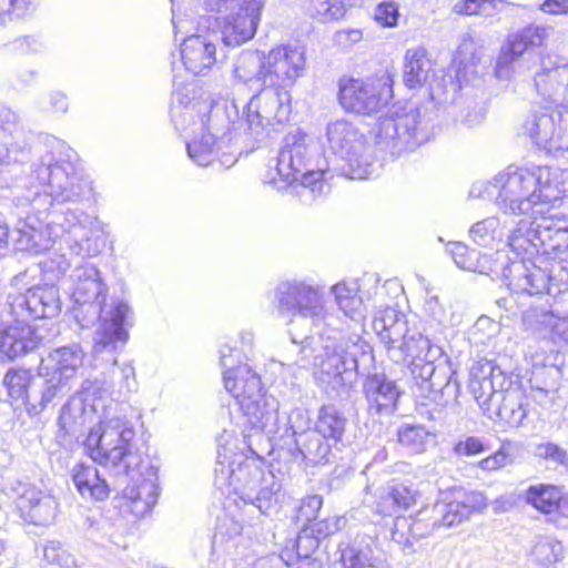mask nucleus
I'll return each instance as SVG.
<instances>
[{"label": "nucleus", "mask_w": 568, "mask_h": 568, "mask_svg": "<svg viewBox=\"0 0 568 568\" xmlns=\"http://www.w3.org/2000/svg\"><path fill=\"white\" fill-rule=\"evenodd\" d=\"M546 548H548V546H547V545H539V546L536 548V550H537V551H540V550H544V549H546Z\"/></svg>", "instance_id": "nucleus-56"}, {"label": "nucleus", "mask_w": 568, "mask_h": 568, "mask_svg": "<svg viewBox=\"0 0 568 568\" xmlns=\"http://www.w3.org/2000/svg\"><path fill=\"white\" fill-rule=\"evenodd\" d=\"M493 506L495 513H503L511 509L515 506V501L510 496H501L494 501Z\"/></svg>", "instance_id": "nucleus-49"}, {"label": "nucleus", "mask_w": 568, "mask_h": 568, "mask_svg": "<svg viewBox=\"0 0 568 568\" xmlns=\"http://www.w3.org/2000/svg\"><path fill=\"white\" fill-rule=\"evenodd\" d=\"M501 457L503 459L508 457V454L505 452V447L501 446L495 454L488 456L483 462H489L490 459H497L498 457Z\"/></svg>", "instance_id": "nucleus-53"}, {"label": "nucleus", "mask_w": 568, "mask_h": 568, "mask_svg": "<svg viewBox=\"0 0 568 568\" xmlns=\"http://www.w3.org/2000/svg\"><path fill=\"white\" fill-rule=\"evenodd\" d=\"M538 8L545 14L566 16L568 14V0H544Z\"/></svg>", "instance_id": "nucleus-45"}, {"label": "nucleus", "mask_w": 568, "mask_h": 568, "mask_svg": "<svg viewBox=\"0 0 568 568\" xmlns=\"http://www.w3.org/2000/svg\"><path fill=\"white\" fill-rule=\"evenodd\" d=\"M528 47L520 32L514 34L507 42L506 47L500 52L499 60L504 64H509L520 58Z\"/></svg>", "instance_id": "nucleus-35"}, {"label": "nucleus", "mask_w": 568, "mask_h": 568, "mask_svg": "<svg viewBox=\"0 0 568 568\" xmlns=\"http://www.w3.org/2000/svg\"><path fill=\"white\" fill-rule=\"evenodd\" d=\"M12 490L16 504L26 519L33 524H45L54 517L55 501L31 484L18 481Z\"/></svg>", "instance_id": "nucleus-8"}, {"label": "nucleus", "mask_w": 568, "mask_h": 568, "mask_svg": "<svg viewBox=\"0 0 568 568\" xmlns=\"http://www.w3.org/2000/svg\"><path fill=\"white\" fill-rule=\"evenodd\" d=\"M30 328L26 325L8 326L1 332L0 347L10 358L28 352L27 335Z\"/></svg>", "instance_id": "nucleus-20"}, {"label": "nucleus", "mask_w": 568, "mask_h": 568, "mask_svg": "<svg viewBox=\"0 0 568 568\" xmlns=\"http://www.w3.org/2000/svg\"><path fill=\"white\" fill-rule=\"evenodd\" d=\"M364 395L369 414L387 416L396 413L400 390L395 382L381 375L368 376L364 384Z\"/></svg>", "instance_id": "nucleus-10"}, {"label": "nucleus", "mask_w": 568, "mask_h": 568, "mask_svg": "<svg viewBox=\"0 0 568 568\" xmlns=\"http://www.w3.org/2000/svg\"><path fill=\"white\" fill-rule=\"evenodd\" d=\"M215 142L213 134H203L187 143L189 155L200 164H207L215 154Z\"/></svg>", "instance_id": "nucleus-27"}, {"label": "nucleus", "mask_w": 568, "mask_h": 568, "mask_svg": "<svg viewBox=\"0 0 568 568\" xmlns=\"http://www.w3.org/2000/svg\"><path fill=\"white\" fill-rule=\"evenodd\" d=\"M29 0H10L12 7H19L21 4L28 3Z\"/></svg>", "instance_id": "nucleus-54"}, {"label": "nucleus", "mask_w": 568, "mask_h": 568, "mask_svg": "<svg viewBox=\"0 0 568 568\" xmlns=\"http://www.w3.org/2000/svg\"><path fill=\"white\" fill-rule=\"evenodd\" d=\"M390 486L399 510L408 509L410 506L415 505L420 497L419 490L413 485L394 483Z\"/></svg>", "instance_id": "nucleus-34"}, {"label": "nucleus", "mask_w": 568, "mask_h": 568, "mask_svg": "<svg viewBox=\"0 0 568 568\" xmlns=\"http://www.w3.org/2000/svg\"><path fill=\"white\" fill-rule=\"evenodd\" d=\"M219 12L231 13L222 24V37L226 45L237 47L251 40L257 30L261 7L252 0H210Z\"/></svg>", "instance_id": "nucleus-6"}, {"label": "nucleus", "mask_w": 568, "mask_h": 568, "mask_svg": "<svg viewBox=\"0 0 568 568\" xmlns=\"http://www.w3.org/2000/svg\"><path fill=\"white\" fill-rule=\"evenodd\" d=\"M394 84L395 75L387 70L367 77L343 74L337 80L336 99L344 112L369 116L392 103Z\"/></svg>", "instance_id": "nucleus-3"}, {"label": "nucleus", "mask_w": 568, "mask_h": 568, "mask_svg": "<svg viewBox=\"0 0 568 568\" xmlns=\"http://www.w3.org/2000/svg\"><path fill=\"white\" fill-rule=\"evenodd\" d=\"M231 457H235V458H236V457H237V454H236V453H233V454L231 455Z\"/></svg>", "instance_id": "nucleus-58"}, {"label": "nucleus", "mask_w": 568, "mask_h": 568, "mask_svg": "<svg viewBox=\"0 0 568 568\" xmlns=\"http://www.w3.org/2000/svg\"><path fill=\"white\" fill-rule=\"evenodd\" d=\"M303 168L304 158L301 145H285L281 149L275 166L278 181L291 185L298 180V175L301 174L300 184L293 186L290 191L292 199L300 196V187L310 189L311 191L318 189L321 191L325 185L324 170L318 169L302 172ZM270 182L276 183L277 179L272 176Z\"/></svg>", "instance_id": "nucleus-7"}, {"label": "nucleus", "mask_w": 568, "mask_h": 568, "mask_svg": "<svg viewBox=\"0 0 568 568\" xmlns=\"http://www.w3.org/2000/svg\"><path fill=\"white\" fill-rule=\"evenodd\" d=\"M181 60L193 75L205 74L216 61V45L206 37L191 34L181 43Z\"/></svg>", "instance_id": "nucleus-11"}, {"label": "nucleus", "mask_w": 568, "mask_h": 568, "mask_svg": "<svg viewBox=\"0 0 568 568\" xmlns=\"http://www.w3.org/2000/svg\"><path fill=\"white\" fill-rule=\"evenodd\" d=\"M307 70L306 50L291 42L277 43L262 52L253 80L258 90L250 100L258 124L273 126L290 120L293 88Z\"/></svg>", "instance_id": "nucleus-1"}, {"label": "nucleus", "mask_w": 568, "mask_h": 568, "mask_svg": "<svg viewBox=\"0 0 568 568\" xmlns=\"http://www.w3.org/2000/svg\"><path fill=\"white\" fill-rule=\"evenodd\" d=\"M559 176L554 174L551 179H548L547 185L545 186V197L547 201H557L561 200L566 196L567 190L559 189Z\"/></svg>", "instance_id": "nucleus-47"}, {"label": "nucleus", "mask_w": 568, "mask_h": 568, "mask_svg": "<svg viewBox=\"0 0 568 568\" xmlns=\"http://www.w3.org/2000/svg\"><path fill=\"white\" fill-rule=\"evenodd\" d=\"M323 499L318 495L308 496L303 499L301 507L298 508V517L311 521L316 518L320 509L322 508Z\"/></svg>", "instance_id": "nucleus-44"}, {"label": "nucleus", "mask_w": 568, "mask_h": 568, "mask_svg": "<svg viewBox=\"0 0 568 568\" xmlns=\"http://www.w3.org/2000/svg\"><path fill=\"white\" fill-rule=\"evenodd\" d=\"M346 526V518L343 516H333L331 518L314 524L312 531L316 538H325L337 532Z\"/></svg>", "instance_id": "nucleus-41"}, {"label": "nucleus", "mask_w": 568, "mask_h": 568, "mask_svg": "<svg viewBox=\"0 0 568 568\" xmlns=\"http://www.w3.org/2000/svg\"><path fill=\"white\" fill-rule=\"evenodd\" d=\"M100 343L103 345L112 344L115 342H125L128 333L123 328V315L116 314L113 320L104 322L99 331Z\"/></svg>", "instance_id": "nucleus-31"}, {"label": "nucleus", "mask_w": 568, "mask_h": 568, "mask_svg": "<svg viewBox=\"0 0 568 568\" xmlns=\"http://www.w3.org/2000/svg\"><path fill=\"white\" fill-rule=\"evenodd\" d=\"M509 287L516 294L537 295L545 291L546 283L540 272L526 270L510 278Z\"/></svg>", "instance_id": "nucleus-23"}, {"label": "nucleus", "mask_w": 568, "mask_h": 568, "mask_svg": "<svg viewBox=\"0 0 568 568\" xmlns=\"http://www.w3.org/2000/svg\"><path fill=\"white\" fill-rule=\"evenodd\" d=\"M434 510L437 513L438 518L434 520L433 528L453 527L468 519L467 511L459 506L456 499L449 503L436 504Z\"/></svg>", "instance_id": "nucleus-26"}, {"label": "nucleus", "mask_w": 568, "mask_h": 568, "mask_svg": "<svg viewBox=\"0 0 568 568\" xmlns=\"http://www.w3.org/2000/svg\"><path fill=\"white\" fill-rule=\"evenodd\" d=\"M557 511L568 518V495L561 493Z\"/></svg>", "instance_id": "nucleus-50"}, {"label": "nucleus", "mask_w": 568, "mask_h": 568, "mask_svg": "<svg viewBox=\"0 0 568 568\" xmlns=\"http://www.w3.org/2000/svg\"><path fill=\"white\" fill-rule=\"evenodd\" d=\"M463 42H464V43L469 42L470 44H473V43H474V40H473V38H471V37H467V38H465V39L463 40Z\"/></svg>", "instance_id": "nucleus-55"}, {"label": "nucleus", "mask_w": 568, "mask_h": 568, "mask_svg": "<svg viewBox=\"0 0 568 568\" xmlns=\"http://www.w3.org/2000/svg\"><path fill=\"white\" fill-rule=\"evenodd\" d=\"M8 229L6 225L0 223V247L7 245L8 243Z\"/></svg>", "instance_id": "nucleus-52"}, {"label": "nucleus", "mask_w": 568, "mask_h": 568, "mask_svg": "<svg viewBox=\"0 0 568 568\" xmlns=\"http://www.w3.org/2000/svg\"><path fill=\"white\" fill-rule=\"evenodd\" d=\"M347 419L333 405H323L318 410L315 432L334 444L342 442Z\"/></svg>", "instance_id": "nucleus-15"}, {"label": "nucleus", "mask_w": 568, "mask_h": 568, "mask_svg": "<svg viewBox=\"0 0 568 568\" xmlns=\"http://www.w3.org/2000/svg\"><path fill=\"white\" fill-rule=\"evenodd\" d=\"M504 0H459L453 11L458 17L490 18L499 11Z\"/></svg>", "instance_id": "nucleus-21"}, {"label": "nucleus", "mask_w": 568, "mask_h": 568, "mask_svg": "<svg viewBox=\"0 0 568 568\" xmlns=\"http://www.w3.org/2000/svg\"><path fill=\"white\" fill-rule=\"evenodd\" d=\"M561 490L552 485H535L530 486L526 494L525 500L537 510L551 514L557 511Z\"/></svg>", "instance_id": "nucleus-18"}, {"label": "nucleus", "mask_w": 568, "mask_h": 568, "mask_svg": "<svg viewBox=\"0 0 568 568\" xmlns=\"http://www.w3.org/2000/svg\"><path fill=\"white\" fill-rule=\"evenodd\" d=\"M550 31L551 28L548 26L529 24L519 32L521 33L528 49H530L546 45Z\"/></svg>", "instance_id": "nucleus-36"}, {"label": "nucleus", "mask_w": 568, "mask_h": 568, "mask_svg": "<svg viewBox=\"0 0 568 568\" xmlns=\"http://www.w3.org/2000/svg\"><path fill=\"white\" fill-rule=\"evenodd\" d=\"M373 509L375 513L384 516H393L399 511V507L395 500L390 485L379 491Z\"/></svg>", "instance_id": "nucleus-38"}, {"label": "nucleus", "mask_w": 568, "mask_h": 568, "mask_svg": "<svg viewBox=\"0 0 568 568\" xmlns=\"http://www.w3.org/2000/svg\"><path fill=\"white\" fill-rule=\"evenodd\" d=\"M73 481L84 498L104 500L109 497L110 488L94 464H78L73 469Z\"/></svg>", "instance_id": "nucleus-14"}, {"label": "nucleus", "mask_w": 568, "mask_h": 568, "mask_svg": "<svg viewBox=\"0 0 568 568\" xmlns=\"http://www.w3.org/2000/svg\"><path fill=\"white\" fill-rule=\"evenodd\" d=\"M318 290L305 283H290L278 292V312L290 316H310L320 306Z\"/></svg>", "instance_id": "nucleus-9"}, {"label": "nucleus", "mask_w": 568, "mask_h": 568, "mask_svg": "<svg viewBox=\"0 0 568 568\" xmlns=\"http://www.w3.org/2000/svg\"><path fill=\"white\" fill-rule=\"evenodd\" d=\"M399 19V6L393 0H385L376 6L374 20L384 28H394Z\"/></svg>", "instance_id": "nucleus-32"}, {"label": "nucleus", "mask_w": 568, "mask_h": 568, "mask_svg": "<svg viewBox=\"0 0 568 568\" xmlns=\"http://www.w3.org/2000/svg\"><path fill=\"white\" fill-rule=\"evenodd\" d=\"M548 320L544 322L545 328L548 329V337L554 344L568 345V325L566 322L550 312L544 313Z\"/></svg>", "instance_id": "nucleus-33"}, {"label": "nucleus", "mask_w": 568, "mask_h": 568, "mask_svg": "<svg viewBox=\"0 0 568 568\" xmlns=\"http://www.w3.org/2000/svg\"><path fill=\"white\" fill-rule=\"evenodd\" d=\"M212 105L207 101H191L186 103L178 114L174 115V122L176 128L186 129L187 125L184 123V120H189L190 124H196L197 122L201 125H206L210 120V110Z\"/></svg>", "instance_id": "nucleus-22"}, {"label": "nucleus", "mask_w": 568, "mask_h": 568, "mask_svg": "<svg viewBox=\"0 0 568 568\" xmlns=\"http://www.w3.org/2000/svg\"><path fill=\"white\" fill-rule=\"evenodd\" d=\"M495 367L490 361H476L469 372L468 388L476 400L488 399L496 390L493 378Z\"/></svg>", "instance_id": "nucleus-16"}, {"label": "nucleus", "mask_w": 568, "mask_h": 568, "mask_svg": "<svg viewBox=\"0 0 568 568\" xmlns=\"http://www.w3.org/2000/svg\"><path fill=\"white\" fill-rule=\"evenodd\" d=\"M418 521H412L408 517H396L392 528V539L404 548L412 547L414 541L430 534V530L420 532L417 530Z\"/></svg>", "instance_id": "nucleus-24"}, {"label": "nucleus", "mask_w": 568, "mask_h": 568, "mask_svg": "<svg viewBox=\"0 0 568 568\" xmlns=\"http://www.w3.org/2000/svg\"><path fill=\"white\" fill-rule=\"evenodd\" d=\"M251 454L254 455L253 452H251ZM243 456H244L245 459H252L253 458V456H248V455H243Z\"/></svg>", "instance_id": "nucleus-57"}, {"label": "nucleus", "mask_w": 568, "mask_h": 568, "mask_svg": "<svg viewBox=\"0 0 568 568\" xmlns=\"http://www.w3.org/2000/svg\"><path fill=\"white\" fill-rule=\"evenodd\" d=\"M221 439L224 440L223 446H237L241 443L236 436L232 435L222 436Z\"/></svg>", "instance_id": "nucleus-51"}, {"label": "nucleus", "mask_w": 568, "mask_h": 568, "mask_svg": "<svg viewBox=\"0 0 568 568\" xmlns=\"http://www.w3.org/2000/svg\"><path fill=\"white\" fill-rule=\"evenodd\" d=\"M398 443L414 453L426 449L427 433L423 427L405 425L397 432Z\"/></svg>", "instance_id": "nucleus-28"}, {"label": "nucleus", "mask_w": 568, "mask_h": 568, "mask_svg": "<svg viewBox=\"0 0 568 568\" xmlns=\"http://www.w3.org/2000/svg\"><path fill=\"white\" fill-rule=\"evenodd\" d=\"M2 549H3V545L0 542V550H2Z\"/></svg>", "instance_id": "nucleus-59"}, {"label": "nucleus", "mask_w": 568, "mask_h": 568, "mask_svg": "<svg viewBox=\"0 0 568 568\" xmlns=\"http://www.w3.org/2000/svg\"><path fill=\"white\" fill-rule=\"evenodd\" d=\"M333 292L341 310L347 316H354L362 304V298L345 283L335 284Z\"/></svg>", "instance_id": "nucleus-29"}, {"label": "nucleus", "mask_w": 568, "mask_h": 568, "mask_svg": "<svg viewBox=\"0 0 568 568\" xmlns=\"http://www.w3.org/2000/svg\"><path fill=\"white\" fill-rule=\"evenodd\" d=\"M102 432L100 428H91L85 438V446L89 450V457L93 462H108L110 456L101 447Z\"/></svg>", "instance_id": "nucleus-40"}, {"label": "nucleus", "mask_w": 568, "mask_h": 568, "mask_svg": "<svg viewBox=\"0 0 568 568\" xmlns=\"http://www.w3.org/2000/svg\"><path fill=\"white\" fill-rule=\"evenodd\" d=\"M351 0H304V11L318 22L337 21L345 17Z\"/></svg>", "instance_id": "nucleus-17"}, {"label": "nucleus", "mask_w": 568, "mask_h": 568, "mask_svg": "<svg viewBox=\"0 0 568 568\" xmlns=\"http://www.w3.org/2000/svg\"><path fill=\"white\" fill-rule=\"evenodd\" d=\"M434 60L423 47L410 48L405 52L403 61V82L408 89H417L427 82L433 71Z\"/></svg>", "instance_id": "nucleus-13"}, {"label": "nucleus", "mask_w": 568, "mask_h": 568, "mask_svg": "<svg viewBox=\"0 0 568 568\" xmlns=\"http://www.w3.org/2000/svg\"><path fill=\"white\" fill-rule=\"evenodd\" d=\"M525 133L532 140L547 141L554 133L555 121L547 113H534L524 123Z\"/></svg>", "instance_id": "nucleus-25"}, {"label": "nucleus", "mask_w": 568, "mask_h": 568, "mask_svg": "<svg viewBox=\"0 0 568 568\" xmlns=\"http://www.w3.org/2000/svg\"><path fill=\"white\" fill-rule=\"evenodd\" d=\"M455 499L460 507L465 508L468 518L473 513H479L487 507V498L479 491L464 493Z\"/></svg>", "instance_id": "nucleus-39"}, {"label": "nucleus", "mask_w": 568, "mask_h": 568, "mask_svg": "<svg viewBox=\"0 0 568 568\" xmlns=\"http://www.w3.org/2000/svg\"><path fill=\"white\" fill-rule=\"evenodd\" d=\"M59 550H61V545L59 542H55V541L49 542L48 545H45V547L43 549L45 559L50 562L62 565V561H63L62 555L63 554H59L58 552Z\"/></svg>", "instance_id": "nucleus-48"}, {"label": "nucleus", "mask_w": 568, "mask_h": 568, "mask_svg": "<svg viewBox=\"0 0 568 568\" xmlns=\"http://www.w3.org/2000/svg\"><path fill=\"white\" fill-rule=\"evenodd\" d=\"M223 383L251 426L262 425L267 400L261 376L250 365L237 364L224 372Z\"/></svg>", "instance_id": "nucleus-5"}, {"label": "nucleus", "mask_w": 568, "mask_h": 568, "mask_svg": "<svg viewBox=\"0 0 568 568\" xmlns=\"http://www.w3.org/2000/svg\"><path fill=\"white\" fill-rule=\"evenodd\" d=\"M363 40V31L361 29H343L334 34V44L338 50H348L353 45Z\"/></svg>", "instance_id": "nucleus-42"}, {"label": "nucleus", "mask_w": 568, "mask_h": 568, "mask_svg": "<svg viewBox=\"0 0 568 568\" xmlns=\"http://www.w3.org/2000/svg\"><path fill=\"white\" fill-rule=\"evenodd\" d=\"M33 375L31 369L13 367L7 371L3 377V386L11 400L18 402L28 399L29 387L32 384Z\"/></svg>", "instance_id": "nucleus-19"}, {"label": "nucleus", "mask_w": 568, "mask_h": 568, "mask_svg": "<svg viewBox=\"0 0 568 568\" xmlns=\"http://www.w3.org/2000/svg\"><path fill=\"white\" fill-rule=\"evenodd\" d=\"M215 485L227 494L239 495L245 503L255 506L261 514L270 515L278 508L281 481L272 469L255 464H219Z\"/></svg>", "instance_id": "nucleus-2"}, {"label": "nucleus", "mask_w": 568, "mask_h": 568, "mask_svg": "<svg viewBox=\"0 0 568 568\" xmlns=\"http://www.w3.org/2000/svg\"><path fill=\"white\" fill-rule=\"evenodd\" d=\"M508 245L516 254H524L530 245L525 232L520 229L514 230L508 237Z\"/></svg>", "instance_id": "nucleus-46"}, {"label": "nucleus", "mask_w": 568, "mask_h": 568, "mask_svg": "<svg viewBox=\"0 0 568 568\" xmlns=\"http://www.w3.org/2000/svg\"><path fill=\"white\" fill-rule=\"evenodd\" d=\"M488 444L483 437L468 435L458 439L453 446V453L457 457H474L486 453Z\"/></svg>", "instance_id": "nucleus-30"}, {"label": "nucleus", "mask_w": 568, "mask_h": 568, "mask_svg": "<svg viewBox=\"0 0 568 568\" xmlns=\"http://www.w3.org/2000/svg\"><path fill=\"white\" fill-rule=\"evenodd\" d=\"M377 542L373 537H357L342 550L341 560L344 568H392L379 556L375 555Z\"/></svg>", "instance_id": "nucleus-12"}, {"label": "nucleus", "mask_w": 568, "mask_h": 568, "mask_svg": "<svg viewBox=\"0 0 568 568\" xmlns=\"http://www.w3.org/2000/svg\"><path fill=\"white\" fill-rule=\"evenodd\" d=\"M116 465L123 467L125 474L122 480L129 479V483L113 499L114 507L124 517L132 516L134 519L144 517L158 500V469L150 464Z\"/></svg>", "instance_id": "nucleus-4"}, {"label": "nucleus", "mask_w": 568, "mask_h": 568, "mask_svg": "<svg viewBox=\"0 0 568 568\" xmlns=\"http://www.w3.org/2000/svg\"><path fill=\"white\" fill-rule=\"evenodd\" d=\"M329 142L341 150L351 149L357 132L345 124H337L328 132Z\"/></svg>", "instance_id": "nucleus-37"}, {"label": "nucleus", "mask_w": 568, "mask_h": 568, "mask_svg": "<svg viewBox=\"0 0 568 568\" xmlns=\"http://www.w3.org/2000/svg\"><path fill=\"white\" fill-rule=\"evenodd\" d=\"M536 456L540 459L562 462L567 457V453L558 444L548 442L536 446Z\"/></svg>", "instance_id": "nucleus-43"}]
</instances>
